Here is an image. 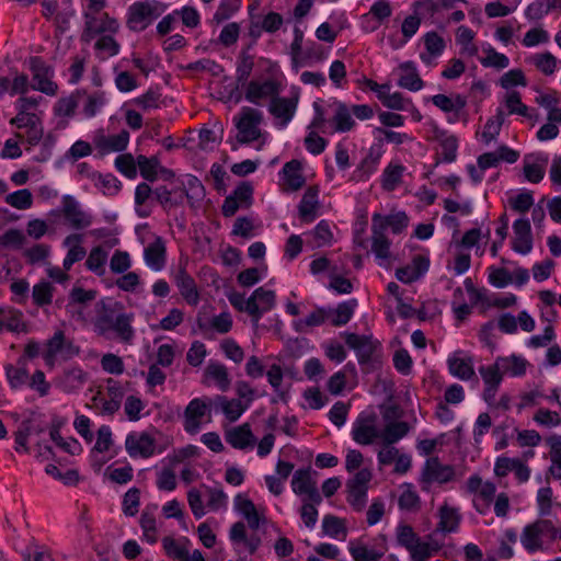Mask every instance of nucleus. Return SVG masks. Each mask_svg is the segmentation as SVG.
Returning <instances> with one entry per match:
<instances>
[{"label": "nucleus", "mask_w": 561, "mask_h": 561, "mask_svg": "<svg viewBox=\"0 0 561 561\" xmlns=\"http://www.w3.org/2000/svg\"><path fill=\"white\" fill-rule=\"evenodd\" d=\"M263 121V113L250 106H243L238 116L233 117V123L239 134L237 141L239 144H250L261 137L259 126Z\"/></svg>", "instance_id": "obj_1"}, {"label": "nucleus", "mask_w": 561, "mask_h": 561, "mask_svg": "<svg viewBox=\"0 0 561 561\" xmlns=\"http://www.w3.org/2000/svg\"><path fill=\"white\" fill-rule=\"evenodd\" d=\"M99 13L83 12L84 28L81 35V41L89 43L96 35L105 32L116 33L119 24L116 19L111 18L108 13L103 12L101 16Z\"/></svg>", "instance_id": "obj_2"}, {"label": "nucleus", "mask_w": 561, "mask_h": 561, "mask_svg": "<svg viewBox=\"0 0 561 561\" xmlns=\"http://www.w3.org/2000/svg\"><path fill=\"white\" fill-rule=\"evenodd\" d=\"M161 14L149 2L137 1L127 10V27L133 32L145 31Z\"/></svg>", "instance_id": "obj_3"}, {"label": "nucleus", "mask_w": 561, "mask_h": 561, "mask_svg": "<svg viewBox=\"0 0 561 561\" xmlns=\"http://www.w3.org/2000/svg\"><path fill=\"white\" fill-rule=\"evenodd\" d=\"M209 398H195L188 402L184 410V430L191 435H195L199 432L202 425V419L208 414L210 417V404Z\"/></svg>", "instance_id": "obj_4"}, {"label": "nucleus", "mask_w": 561, "mask_h": 561, "mask_svg": "<svg viewBox=\"0 0 561 561\" xmlns=\"http://www.w3.org/2000/svg\"><path fill=\"white\" fill-rule=\"evenodd\" d=\"M30 70L33 73V79L36 85L33 89L41 91L47 95H55L58 90L57 83L49 79L53 71L45 60L39 56H33L28 60Z\"/></svg>", "instance_id": "obj_5"}, {"label": "nucleus", "mask_w": 561, "mask_h": 561, "mask_svg": "<svg viewBox=\"0 0 561 561\" xmlns=\"http://www.w3.org/2000/svg\"><path fill=\"white\" fill-rule=\"evenodd\" d=\"M244 99L255 105H261V100L278 95L280 83L274 79H266L263 82L251 80L245 83Z\"/></svg>", "instance_id": "obj_6"}, {"label": "nucleus", "mask_w": 561, "mask_h": 561, "mask_svg": "<svg viewBox=\"0 0 561 561\" xmlns=\"http://www.w3.org/2000/svg\"><path fill=\"white\" fill-rule=\"evenodd\" d=\"M346 345L354 350L360 365L368 364L376 348L379 346L378 341H374L371 335H358L356 333L345 332Z\"/></svg>", "instance_id": "obj_7"}, {"label": "nucleus", "mask_w": 561, "mask_h": 561, "mask_svg": "<svg viewBox=\"0 0 561 561\" xmlns=\"http://www.w3.org/2000/svg\"><path fill=\"white\" fill-rule=\"evenodd\" d=\"M376 419L375 413L358 415L352 431V437L357 444L370 445L375 438L381 436L375 426Z\"/></svg>", "instance_id": "obj_8"}, {"label": "nucleus", "mask_w": 561, "mask_h": 561, "mask_svg": "<svg viewBox=\"0 0 561 561\" xmlns=\"http://www.w3.org/2000/svg\"><path fill=\"white\" fill-rule=\"evenodd\" d=\"M274 305L275 294L273 290H265L260 287L252 293L247 308L250 309V317L255 327H257L262 316L270 311Z\"/></svg>", "instance_id": "obj_9"}, {"label": "nucleus", "mask_w": 561, "mask_h": 561, "mask_svg": "<svg viewBox=\"0 0 561 561\" xmlns=\"http://www.w3.org/2000/svg\"><path fill=\"white\" fill-rule=\"evenodd\" d=\"M125 447L133 458L137 456L149 458L154 454L156 439L147 432L140 434L131 432L126 437Z\"/></svg>", "instance_id": "obj_10"}, {"label": "nucleus", "mask_w": 561, "mask_h": 561, "mask_svg": "<svg viewBox=\"0 0 561 561\" xmlns=\"http://www.w3.org/2000/svg\"><path fill=\"white\" fill-rule=\"evenodd\" d=\"M455 470L450 465H443L438 457H431L426 460L423 471L422 481L425 483H447L454 479Z\"/></svg>", "instance_id": "obj_11"}, {"label": "nucleus", "mask_w": 561, "mask_h": 561, "mask_svg": "<svg viewBox=\"0 0 561 561\" xmlns=\"http://www.w3.org/2000/svg\"><path fill=\"white\" fill-rule=\"evenodd\" d=\"M62 214L69 225L77 229H84L92 224L91 215L84 213L77 199L71 195L62 196Z\"/></svg>", "instance_id": "obj_12"}, {"label": "nucleus", "mask_w": 561, "mask_h": 561, "mask_svg": "<svg viewBox=\"0 0 561 561\" xmlns=\"http://www.w3.org/2000/svg\"><path fill=\"white\" fill-rule=\"evenodd\" d=\"M466 284V291L469 297V302L471 305H477L481 302L482 305H485L488 307H496V308H508L516 304V296L513 294H510L504 297H494L493 299H490L486 296V290L484 288H476L473 283H465Z\"/></svg>", "instance_id": "obj_13"}, {"label": "nucleus", "mask_w": 561, "mask_h": 561, "mask_svg": "<svg viewBox=\"0 0 561 561\" xmlns=\"http://www.w3.org/2000/svg\"><path fill=\"white\" fill-rule=\"evenodd\" d=\"M547 527H549V524L543 519H537L524 527L520 542L529 553L542 550L541 536L546 534Z\"/></svg>", "instance_id": "obj_14"}, {"label": "nucleus", "mask_w": 561, "mask_h": 561, "mask_svg": "<svg viewBox=\"0 0 561 561\" xmlns=\"http://www.w3.org/2000/svg\"><path fill=\"white\" fill-rule=\"evenodd\" d=\"M514 239L512 248L520 254H528L533 249L531 226L527 218L516 219L513 224Z\"/></svg>", "instance_id": "obj_15"}, {"label": "nucleus", "mask_w": 561, "mask_h": 561, "mask_svg": "<svg viewBox=\"0 0 561 561\" xmlns=\"http://www.w3.org/2000/svg\"><path fill=\"white\" fill-rule=\"evenodd\" d=\"M430 263L427 255L415 254L411 263L396 270V277L398 280H417L427 273Z\"/></svg>", "instance_id": "obj_16"}, {"label": "nucleus", "mask_w": 561, "mask_h": 561, "mask_svg": "<svg viewBox=\"0 0 561 561\" xmlns=\"http://www.w3.org/2000/svg\"><path fill=\"white\" fill-rule=\"evenodd\" d=\"M298 104V95L294 98L274 96L268 106L270 113L275 117L282 119V126H286L295 115Z\"/></svg>", "instance_id": "obj_17"}, {"label": "nucleus", "mask_w": 561, "mask_h": 561, "mask_svg": "<svg viewBox=\"0 0 561 561\" xmlns=\"http://www.w3.org/2000/svg\"><path fill=\"white\" fill-rule=\"evenodd\" d=\"M319 188L318 186H309L302 195L298 205L299 218L305 224H311L318 216L319 207Z\"/></svg>", "instance_id": "obj_18"}, {"label": "nucleus", "mask_w": 561, "mask_h": 561, "mask_svg": "<svg viewBox=\"0 0 561 561\" xmlns=\"http://www.w3.org/2000/svg\"><path fill=\"white\" fill-rule=\"evenodd\" d=\"M330 106L334 107V115L330 119V124L333 126V131L347 133L355 127L356 123L352 117L353 113L346 103L334 100Z\"/></svg>", "instance_id": "obj_19"}, {"label": "nucleus", "mask_w": 561, "mask_h": 561, "mask_svg": "<svg viewBox=\"0 0 561 561\" xmlns=\"http://www.w3.org/2000/svg\"><path fill=\"white\" fill-rule=\"evenodd\" d=\"M98 291L94 289H84L82 287H73L69 293V301L66 306L67 311L77 314L78 319L83 320V312L78 307L87 306L96 298Z\"/></svg>", "instance_id": "obj_20"}, {"label": "nucleus", "mask_w": 561, "mask_h": 561, "mask_svg": "<svg viewBox=\"0 0 561 561\" xmlns=\"http://www.w3.org/2000/svg\"><path fill=\"white\" fill-rule=\"evenodd\" d=\"M85 381L87 374L79 367L66 369L55 379L56 386L67 393L77 391Z\"/></svg>", "instance_id": "obj_21"}, {"label": "nucleus", "mask_w": 561, "mask_h": 561, "mask_svg": "<svg viewBox=\"0 0 561 561\" xmlns=\"http://www.w3.org/2000/svg\"><path fill=\"white\" fill-rule=\"evenodd\" d=\"M302 164L299 160L293 159L286 162L279 172V175L284 180L288 187V191H298L305 183V176L301 173Z\"/></svg>", "instance_id": "obj_22"}, {"label": "nucleus", "mask_w": 561, "mask_h": 561, "mask_svg": "<svg viewBox=\"0 0 561 561\" xmlns=\"http://www.w3.org/2000/svg\"><path fill=\"white\" fill-rule=\"evenodd\" d=\"M225 438L228 444L237 449H245L255 440L248 423L230 428L226 432Z\"/></svg>", "instance_id": "obj_23"}, {"label": "nucleus", "mask_w": 561, "mask_h": 561, "mask_svg": "<svg viewBox=\"0 0 561 561\" xmlns=\"http://www.w3.org/2000/svg\"><path fill=\"white\" fill-rule=\"evenodd\" d=\"M400 69L403 71L398 80L400 88L416 92L424 87V81L420 77L414 61L409 60L402 62Z\"/></svg>", "instance_id": "obj_24"}, {"label": "nucleus", "mask_w": 561, "mask_h": 561, "mask_svg": "<svg viewBox=\"0 0 561 561\" xmlns=\"http://www.w3.org/2000/svg\"><path fill=\"white\" fill-rule=\"evenodd\" d=\"M210 404L215 409H220L230 422H236L248 408L238 399L228 400L225 396L220 394L210 400Z\"/></svg>", "instance_id": "obj_25"}, {"label": "nucleus", "mask_w": 561, "mask_h": 561, "mask_svg": "<svg viewBox=\"0 0 561 561\" xmlns=\"http://www.w3.org/2000/svg\"><path fill=\"white\" fill-rule=\"evenodd\" d=\"M134 313L119 312L115 317L114 323L110 327V332H114L116 336L124 343L130 344L135 337V330L131 325Z\"/></svg>", "instance_id": "obj_26"}, {"label": "nucleus", "mask_w": 561, "mask_h": 561, "mask_svg": "<svg viewBox=\"0 0 561 561\" xmlns=\"http://www.w3.org/2000/svg\"><path fill=\"white\" fill-rule=\"evenodd\" d=\"M81 241L82 236L77 233L69 234L64 240V245L69 248L62 263L64 270L69 271L76 262L81 261L85 256L87 252L84 248L80 245Z\"/></svg>", "instance_id": "obj_27"}, {"label": "nucleus", "mask_w": 561, "mask_h": 561, "mask_svg": "<svg viewBox=\"0 0 561 561\" xmlns=\"http://www.w3.org/2000/svg\"><path fill=\"white\" fill-rule=\"evenodd\" d=\"M31 412L25 415L18 424L16 430L13 432L14 450L16 453L30 454L28 437L33 434Z\"/></svg>", "instance_id": "obj_28"}, {"label": "nucleus", "mask_w": 561, "mask_h": 561, "mask_svg": "<svg viewBox=\"0 0 561 561\" xmlns=\"http://www.w3.org/2000/svg\"><path fill=\"white\" fill-rule=\"evenodd\" d=\"M145 261L152 270H162L165 264V247L161 238L145 248Z\"/></svg>", "instance_id": "obj_29"}, {"label": "nucleus", "mask_w": 561, "mask_h": 561, "mask_svg": "<svg viewBox=\"0 0 561 561\" xmlns=\"http://www.w3.org/2000/svg\"><path fill=\"white\" fill-rule=\"evenodd\" d=\"M390 241L386 236L373 237L371 251L379 266L391 268L394 257L390 252Z\"/></svg>", "instance_id": "obj_30"}, {"label": "nucleus", "mask_w": 561, "mask_h": 561, "mask_svg": "<svg viewBox=\"0 0 561 561\" xmlns=\"http://www.w3.org/2000/svg\"><path fill=\"white\" fill-rule=\"evenodd\" d=\"M252 45H249L242 49L237 58L236 81L238 85H245L249 82L254 68V56L248 53Z\"/></svg>", "instance_id": "obj_31"}, {"label": "nucleus", "mask_w": 561, "mask_h": 561, "mask_svg": "<svg viewBox=\"0 0 561 561\" xmlns=\"http://www.w3.org/2000/svg\"><path fill=\"white\" fill-rule=\"evenodd\" d=\"M123 307L121 304L116 302L112 306H103V310L96 316L94 327L95 331L100 335H106L110 332V327L114 323L115 317H118Z\"/></svg>", "instance_id": "obj_32"}, {"label": "nucleus", "mask_w": 561, "mask_h": 561, "mask_svg": "<svg viewBox=\"0 0 561 561\" xmlns=\"http://www.w3.org/2000/svg\"><path fill=\"white\" fill-rule=\"evenodd\" d=\"M423 41L427 54L422 53L420 58L424 64L430 65L432 57H438L443 54L446 46L445 41L436 32L426 33L423 37Z\"/></svg>", "instance_id": "obj_33"}, {"label": "nucleus", "mask_w": 561, "mask_h": 561, "mask_svg": "<svg viewBox=\"0 0 561 561\" xmlns=\"http://www.w3.org/2000/svg\"><path fill=\"white\" fill-rule=\"evenodd\" d=\"M128 142H129V131L126 129H122L116 135H110L107 137H102L98 141V148L104 152H108V151L121 152L127 148Z\"/></svg>", "instance_id": "obj_34"}, {"label": "nucleus", "mask_w": 561, "mask_h": 561, "mask_svg": "<svg viewBox=\"0 0 561 561\" xmlns=\"http://www.w3.org/2000/svg\"><path fill=\"white\" fill-rule=\"evenodd\" d=\"M25 366L26 359L24 357L18 359L16 367L11 364L5 366V374L11 388L18 389L28 381V371Z\"/></svg>", "instance_id": "obj_35"}, {"label": "nucleus", "mask_w": 561, "mask_h": 561, "mask_svg": "<svg viewBox=\"0 0 561 561\" xmlns=\"http://www.w3.org/2000/svg\"><path fill=\"white\" fill-rule=\"evenodd\" d=\"M460 523V515L456 508L449 507L447 504L439 508V523L436 531L454 533Z\"/></svg>", "instance_id": "obj_36"}, {"label": "nucleus", "mask_w": 561, "mask_h": 561, "mask_svg": "<svg viewBox=\"0 0 561 561\" xmlns=\"http://www.w3.org/2000/svg\"><path fill=\"white\" fill-rule=\"evenodd\" d=\"M187 194V203L191 208H195L205 197L206 191L201 180L192 174L187 175L186 182H182Z\"/></svg>", "instance_id": "obj_37"}, {"label": "nucleus", "mask_w": 561, "mask_h": 561, "mask_svg": "<svg viewBox=\"0 0 561 561\" xmlns=\"http://www.w3.org/2000/svg\"><path fill=\"white\" fill-rule=\"evenodd\" d=\"M449 373L461 379L469 380L474 376L471 358L449 357L447 360Z\"/></svg>", "instance_id": "obj_38"}, {"label": "nucleus", "mask_w": 561, "mask_h": 561, "mask_svg": "<svg viewBox=\"0 0 561 561\" xmlns=\"http://www.w3.org/2000/svg\"><path fill=\"white\" fill-rule=\"evenodd\" d=\"M65 339V332L58 330L50 339L47 340L45 343V351L43 353V358L46 365L51 367L54 366L57 356L60 354Z\"/></svg>", "instance_id": "obj_39"}, {"label": "nucleus", "mask_w": 561, "mask_h": 561, "mask_svg": "<svg viewBox=\"0 0 561 561\" xmlns=\"http://www.w3.org/2000/svg\"><path fill=\"white\" fill-rule=\"evenodd\" d=\"M87 92L83 89H78L71 93L68 98H61L54 106V113L57 116L70 117L75 114L79 103V98L85 95Z\"/></svg>", "instance_id": "obj_40"}, {"label": "nucleus", "mask_w": 561, "mask_h": 561, "mask_svg": "<svg viewBox=\"0 0 561 561\" xmlns=\"http://www.w3.org/2000/svg\"><path fill=\"white\" fill-rule=\"evenodd\" d=\"M22 316V312L19 310L0 307V333L4 329L10 332H19L21 325L24 327L21 322Z\"/></svg>", "instance_id": "obj_41"}, {"label": "nucleus", "mask_w": 561, "mask_h": 561, "mask_svg": "<svg viewBox=\"0 0 561 561\" xmlns=\"http://www.w3.org/2000/svg\"><path fill=\"white\" fill-rule=\"evenodd\" d=\"M410 431L407 422H390L385 426L381 437L386 445H392L403 438Z\"/></svg>", "instance_id": "obj_42"}, {"label": "nucleus", "mask_w": 561, "mask_h": 561, "mask_svg": "<svg viewBox=\"0 0 561 561\" xmlns=\"http://www.w3.org/2000/svg\"><path fill=\"white\" fill-rule=\"evenodd\" d=\"M404 167L402 164H389L382 172L381 186L385 191H393L401 182Z\"/></svg>", "instance_id": "obj_43"}, {"label": "nucleus", "mask_w": 561, "mask_h": 561, "mask_svg": "<svg viewBox=\"0 0 561 561\" xmlns=\"http://www.w3.org/2000/svg\"><path fill=\"white\" fill-rule=\"evenodd\" d=\"M137 165L139 168L140 175L149 182H154L158 179V168L160 161L157 157H146L139 154L137 157Z\"/></svg>", "instance_id": "obj_44"}, {"label": "nucleus", "mask_w": 561, "mask_h": 561, "mask_svg": "<svg viewBox=\"0 0 561 561\" xmlns=\"http://www.w3.org/2000/svg\"><path fill=\"white\" fill-rule=\"evenodd\" d=\"M293 491L296 494H304L310 490L311 486H317L316 481L311 478V468L298 469L291 480Z\"/></svg>", "instance_id": "obj_45"}, {"label": "nucleus", "mask_w": 561, "mask_h": 561, "mask_svg": "<svg viewBox=\"0 0 561 561\" xmlns=\"http://www.w3.org/2000/svg\"><path fill=\"white\" fill-rule=\"evenodd\" d=\"M357 306L356 299H351L337 305V308L333 312L331 324L334 327H341L346 324L353 317L354 310Z\"/></svg>", "instance_id": "obj_46"}, {"label": "nucleus", "mask_w": 561, "mask_h": 561, "mask_svg": "<svg viewBox=\"0 0 561 561\" xmlns=\"http://www.w3.org/2000/svg\"><path fill=\"white\" fill-rule=\"evenodd\" d=\"M322 530L325 535L332 538H339L341 535L343 538H345L347 534L344 519L331 514H328L323 517Z\"/></svg>", "instance_id": "obj_47"}, {"label": "nucleus", "mask_w": 561, "mask_h": 561, "mask_svg": "<svg viewBox=\"0 0 561 561\" xmlns=\"http://www.w3.org/2000/svg\"><path fill=\"white\" fill-rule=\"evenodd\" d=\"M502 362H505V360L502 359V357H497L493 365L481 366L479 368V373H480L485 386H490V385L500 386L502 378H503L502 377L503 373H502V368H501Z\"/></svg>", "instance_id": "obj_48"}, {"label": "nucleus", "mask_w": 561, "mask_h": 561, "mask_svg": "<svg viewBox=\"0 0 561 561\" xmlns=\"http://www.w3.org/2000/svg\"><path fill=\"white\" fill-rule=\"evenodd\" d=\"M90 179L92 181H99L103 193L108 195L117 194L122 186L121 181L112 173L102 174L100 172H94L90 174Z\"/></svg>", "instance_id": "obj_49"}, {"label": "nucleus", "mask_w": 561, "mask_h": 561, "mask_svg": "<svg viewBox=\"0 0 561 561\" xmlns=\"http://www.w3.org/2000/svg\"><path fill=\"white\" fill-rule=\"evenodd\" d=\"M242 0H221L214 16L213 21L220 24L229 20L241 8Z\"/></svg>", "instance_id": "obj_50"}, {"label": "nucleus", "mask_w": 561, "mask_h": 561, "mask_svg": "<svg viewBox=\"0 0 561 561\" xmlns=\"http://www.w3.org/2000/svg\"><path fill=\"white\" fill-rule=\"evenodd\" d=\"M206 374L216 380L217 386L221 391H227L230 387V378L225 365L220 363H209L206 368Z\"/></svg>", "instance_id": "obj_51"}, {"label": "nucleus", "mask_w": 561, "mask_h": 561, "mask_svg": "<svg viewBox=\"0 0 561 561\" xmlns=\"http://www.w3.org/2000/svg\"><path fill=\"white\" fill-rule=\"evenodd\" d=\"M501 368L503 374H511L514 377L524 376L526 374L527 360L523 357L512 355L510 357H502Z\"/></svg>", "instance_id": "obj_52"}, {"label": "nucleus", "mask_w": 561, "mask_h": 561, "mask_svg": "<svg viewBox=\"0 0 561 561\" xmlns=\"http://www.w3.org/2000/svg\"><path fill=\"white\" fill-rule=\"evenodd\" d=\"M107 260V253L101 247H95L91 250L87 261L85 266L96 273L98 275H102L104 272V264Z\"/></svg>", "instance_id": "obj_53"}, {"label": "nucleus", "mask_w": 561, "mask_h": 561, "mask_svg": "<svg viewBox=\"0 0 561 561\" xmlns=\"http://www.w3.org/2000/svg\"><path fill=\"white\" fill-rule=\"evenodd\" d=\"M5 202L16 209L24 210L32 206L33 196L27 188H22L7 195Z\"/></svg>", "instance_id": "obj_54"}, {"label": "nucleus", "mask_w": 561, "mask_h": 561, "mask_svg": "<svg viewBox=\"0 0 561 561\" xmlns=\"http://www.w3.org/2000/svg\"><path fill=\"white\" fill-rule=\"evenodd\" d=\"M115 168L127 179L133 180L137 176V161H135L130 153L117 156L115 159Z\"/></svg>", "instance_id": "obj_55"}, {"label": "nucleus", "mask_w": 561, "mask_h": 561, "mask_svg": "<svg viewBox=\"0 0 561 561\" xmlns=\"http://www.w3.org/2000/svg\"><path fill=\"white\" fill-rule=\"evenodd\" d=\"M161 98L160 88L151 87L147 90L146 93L141 94L140 96L136 98L134 102L136 105L141 107L144 111L150 110V108H158L160 106L159 101Z\"/></svg>", "instance_id": "obj_56"}, {"label": "nucleus", "mask_w": 561, "mask_h": 561, "mask_svg": "<svg viewBox=\"0 0 561 561\" xmlns=\"http://www.w3.org/2000/svg\"><path fill=\"white\" fill-rule=\"evenodd\" d=\"M105 103V92L95 91L92 94H89L83 106L84 116L88 118L94 117Z\"/></svg>", "instance_id": "obj_57"}, {"label": "nucleus", "mask_w": 561, "mask_h": 561, "mask_svg": "<svg viewBox=\"0 0 561 561\" xmlns=\"http://www.w3.org/2000/svg\"><path fill=\"white\" fill-rule=\"evenodd\" d=\"M378 163L373 159L364 158L351 175L355 182H365L377 171Z\"/></svg>", "instance_id": "obj_58"}, {"label": "nucleus", "mask_w": 561, "mask_h": 561, "mask_svg": "<svg viewBox=\"0 0 561 561\" xmlns=\"http://www.w3.org/2000/svg\"><path fill=\"white\" fill-rule=\"evenodd\" d=\"M140 505V490L137 488L129 489L123 497L122 508L126 516H135Z\"/></svg>", "instance_id": "obj_59"}, {"label": "nucleus", "mask_w": 561, "mask_h": 561, "mask_svg": "<svg viewBox=\"0 0 561 561\" xmlns=\"http://www.w3.org/2000/svg\"><path fill=\"white\" fill-rule=\"evenodd\" d=\"M485 53L486 56L480 60L483 67H492L499 70L508 67L510 59L506 55L496 51L491 46L485 50Z\"/></svg>", "instance_id": "obj_60"}, {"label": "nucleus", "mask_w": 561, "mask_h": 561, "mask_svg": "<svg viewBox=\"0 0 561 561\" xmlns=\"http://www.w3.org/2000/svg\"><path fill=\"white\" fill-rule=\"evenodd\" d=\"M53 283H37L34 287H33V299H34V302L39 306V307H43V306H46V305H49L51 302V298H53V286H51Z\"/></svg>", "instance_id": "obj_61"}, {"label": "nucleus", "mask_w": 561, "mask_h": 561, "mask_svg": "<svg viewBox=\"0 0 561 561\" xmlns=\"http://www.w3.org/2000/svg\"><path fill=\"white\" fill-rule=\"evenodd\" d=\"M534 65L546 76H550L556 71L557 58L549 51L537 54L534 57Z\"/></svg>", "instance_id": "obj_62"}, {"label": "nucleus", "mask_w": 561, "mask_h": 561, "mask_svg": "<svg viewBox=\"0 0 561 561\" xmlns=\"http://www.w3.org/2000/svg\"><path fill=\"white\" fill-rule=\"evenodd\" d=\"M420 539L410 525L400 524L397 527V541L407 550L412 549L413 545Z\"/></svg>", "instance_id": "obj_63"}, {"label": "nucleus", "mask_w": 561, "mask_h": 561, "mask_svg": "<svg viewBox=\"0 0 561 561\" xmlns=\"http://www.w3.org/2000/svg\"><path fill=\"white\" fill-rule=\"evenodd\" d=\"M350 553L355 561H378L382 558L385 551L369 550L365 546L355 547L353 542H351Z\"/></svg>", "instance_id": "obj_64"}]
</instances>
